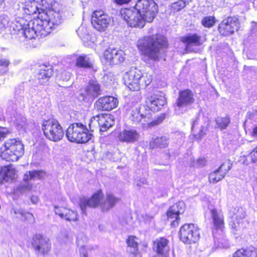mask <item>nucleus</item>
<instances>
[{
    "label": "nucleus",
    "instance_id": "obj_30",
    "mask_svg": "<svg viewBox=\"0 0 257 257\" xmlns=\"http://www.w3.org/2000/svg\"><path fill=\"white\" fill-rule=\"evenodd\" d=\"M96 117L98 118V124L103 131H106L114 124L113 117L110 114L101 113L96 115Z\"/></svg>",
    "mask_w": 257,
    "mask_h": 257
},
{
    "label": "nucleus",
    "instance_id": "obj_21",
    "mask_svg": "<svg viewBox=\"0 0 257 257\" xmlns=\"http://www.w3.org/2000/svg\"><path fill=\"white\" fill-rule=\"evenodd\" d=\"M194 102L193 92L189 89H185L179 91L175 105L179 108H181L190 105Z\"/></svg>",
    "mask_w": 257,
    "mask_h": 257
},
{
    "label": "nucleus",
    "instance_id": "obj_10",
    "mask_svg": "<svg viewBox=\"0 0 257 257\" xmlns=\"http://www.w3.org/2000/svg\"><path fill=\"white\" fill-rule=\"evenodd\" d=\"M240 27V22L238 18L234 16H228L219 23L217 30L221 37H228L238 31Z\"/></svg>",
    "mask_w": 257,
    "mask_h": 257
},
{
    "label": "nucleus",
    "instance_id": "obj_11",
    "mask_svg": "<svg viewBox=\"0 0 257 257\" xmlns=\"http://www.w3.org/2000/svg\"><path fill=\"white\" fill-rule=\"evenodd\" d=\"M180 239L184 243H195L199 240L200 234L199 228L193 223H185L179 230Z\"/></svg>",
    "mask_w": 257,
    "mask_h": 257
},
{
    "label": "nucleus",
    "instance_id": "obj_28",
    "mask_svg": "<svg viewBox=\"0 0 257 257\" xmlns=\"http://www.w3.org/2000/svg\"><path fill=\"white\" fill-rule=\"evenodd\" d=\"M75 65L78 68L93 69L94 60L90 58L89 55L82 54L76 57Z\"/></svg>",
    "mask_w": 257,
    "mask_h": 257
},
{
    "label": "nucleus",
    "instance_id": "obj_7",
    "mask_svg": "<svg viewBox=\"0 0 257 257\" xmlns=\"http://www.w3.org/2000/svg\"><path fill=\"white\" fill-rule=\"evenodd\" d=\"M1 156L8 162H15L22 157L24 153V147L22 142L16 139H10L5 142Z\"/></svg>",
    "mask_w": 257,
    "mask_h": 257
},
{
    "label": "nucleus",
    "instance_id": "obj_51",
    "mask_svg": "<svg viewBox=\"0 0 257 257\" xmlns=\"http://www.w3.org/2000/svg\"><path fill=\"white\" fill-rule=\"evenodd\" d=\"M197 121H194L193 122V125L192 126V131H193L194 129V127H195V125L196 124H197Z\"/></svg>",
    "mask_w": 257,
    "mask_h": 257
},
{
    "label": "nucleus",
    "instance_id": "obj_35",
    "mask_svg": "<svg viewBox=\"0 0 257 257\" xmlns=\"http://www.w3.org/2000/svg\"><path fill=\"white\" fill-rule=\"evenodd\" d=\"M257 252L248 248H239L233 254L232 257H256Z\"/></svg>",
    "mask_w": 257,
    "mask_h": 257
},
{
    "label": "nucleus",
    "instance_id": "obj_49",
    "mask_svg": "<svg viewBox=\"0 0 257 257\" xmlns=\"http://www.w3.org/2000/svg\"><path fill=\"white\" fill-rule=\"evenodd\" d=\"M6 137V134L0 129V142H2Z\"/></svg>",
    "mask_w": 257,
    "mask_h": 257
},
{
    "label": "nucleus",
    "instance_id": "obj_39",
    "mask_svg": "<svg viewBox=\"0 0 257 257\" xmlns=\"http://www.w3.org/2000/svg\"><path fill=\"white\" fill-rule=\"evenodd\" d=\"M186 6L182 0H178L171 5L170 9L172 12L176 13L183 9Z\"/></svg>",
    "mask_w": 257,
    "mask_h": 257
},
{
    "label": "nucleus",
    "instance_id": "obj_33",
    "mask_svg": "<svg viewBox=\"0 0 257 257\" xmlns=\"http://www.w3.org/2000/svg\"><path fill=\"white\" fill-rule=\"evenodd\" d=\"M45 175V171L42 170L29 171L24 174L23 180L25 182L35 180H42L44 178Z\"/></svg>",
    "mask_w": 257,
    "mask_h": 257
},
{
    "label": "nucleus",
    "instance_id": "obj_16",
    "mask_svg": "<svg viewBox=\"0 0 257 257\" xmlns=\"http://www.w3.org/2000/svg\"><path fill=\"white\" fill-rule=\"evenodd\" d=\"M185 208V204L183 201H178L169 207L166 212V219L170 222L172 227H177L180 222V215Z\"/></svg>",
    "mask_w": 257,
    "mask_h": 257
},
{
    "label": "nucleus",
    "instance_id": "obj_43",
    "mask_svg": "<svg viewBox=\"0 0 257 257\" xmlns=\"http://www.w3.org/2000/svg\"><path fill=\"white\" fill-rule=\"evenodd\" d=\"M206 130L207 128L206 127L202 126L200 127L199 133L193 135L194 140H201L205 135Z\"/></svg>",
    "mask_w": 257,
    "mask_h": 257
},
{
    "label": "nucleus",
    "instance_id": "obj_19",
    "mask_svg": "<svg viewBox=\"0 0 257 257\" xmlns=\"http://www.w3.org/2000/svg\"><path fill=\"white\" fill-rule=\"evenodd\" d=\"M169 240L165 237H160L152 242V249L158 257H169L170 247Z\"/></svg>",
    "mask_w": 257,
    "mask_h": 257
},
{
    "label": "nucleus",
    "instance_id": "obj_36",
    "mask_svg": "<svg viewBox=\"0 0 257 257\" xmlns=\"http://www.w3.org/2000/svg\"><path fill=\"white\" fill-rule=\"evenodd\" d=\"M15 174V170L13 168L12 165H9L1 167L0 170V175L4 179L12 178Z\"/></svg>",
    "mask_w": 257,
    "mask_h": 257
},
{
    "label": "nucleus",
    "instance_id": "obj_13",
    "mask_svg": "<svg viewBox=\"0 0 257 257\" xmlns=\"http://www.w3.org/2000/svg\"><path fill=\"white\" fill-rule=\"evenodd\" d=\"M104 194L102 189H99L93 192L90 198H83L80 199L79 206L81 210L86 213L87 207L96 208L100 207L102 211V206Z\"/></svg>",
    "mask_w": 257,
    "mask_h": 257
},
{
    "label": "nucleus",
    "instance_id": "obj_18",
    "mask_svg": "<svg viewBox=\"0 0 257 257\" xmlns=\"http://www.w3.org/2000/svg\"><path fill=\"white\" fill-rule=\"evenodd\" d=\"M124 53L121 50L108 48L103 53L101 59L106 64L117 65L124 60Z\"/></svg>",
    "mask_w": 257,
    "mask_h": 257
},
{
    "label": "nucleus",
    "instance_id": "obj_1",
    "mask_svg": "<svg viewBox=\"0 0 257 257\" xmlns=\"http://www.w3.org/2000/svg\"><path fill=\"white\" fill-rule=\"evenodd\" d=\"M145 111L142 114L140 109L135 107L132 110L130 118L135 123H140L143 128H152L161 124L166 117L164 113L156 115L167 103V98L163 91L155 90L145 98Z\"/></svg>",
    "mask_w": 257,
    "mask_h": 257
},
{
    "label": "nucleus",
    "instance_id": "obj_6",
    "mask_svg": "<svg viewBox=\"0 0 257 257\" xmlns=\"http://www.w3.org/2000/svg\"><path fill=\"white\" fill-rule=\"evenodd\" d=\"M41 130L45 137L53 142H57L64 138V130L59 121L54 118L43 120Z\"/></svg>",
    "mask_w": 257,
    "mask_h": 257
},
{
    "label": "nucleus",
    "instance_id": "obj_14",
    "mask_svg": "<svg viewBox=\"0 0 257 257\" xmlns=\"http://www.w3.org/2000/svg\"><path fill=\"white\" fill-rule=\"evenodd\" d=\"M110 22V18L104 10H95L91 14V24L99 32L104 31L108 27Z\"/></svg>",
    "mask_w": 257,
    "mask_h": 257
},
{
    "label": "nucleus",
    "instance_id": "obj_2",
    "mask_svg": "<svg viewBox=\"0 0 257 257\" xmlns=\"http://www.w3.org/2000/svg\"><path fill=\"white\" fill-rule=\"evenodd\" d=\"M137 47L142 55L153 61H158L161 53L168 48L169 43L165 36L156 34L140 39Z\"/></svg>",
    "mask_w": 257,
    "mask_h": 257
},
{
    "label": "nucleus",
    "instance_id": "obj_4",
    "mask_svg": "<svg viewBox=\"0 0 257 257\" xmlns=\"http://www.w3.org/2000/svg\"><path fill=\"white\" fill-rule=\"evenodd\" d=\"M41 10L37 18L53 28L61 23V16L58 8L59 4L55 0H39Z\"/></svg>",
    "mask_w": 257,
    "mask_h": 257
},
{
    "label": "nucleus",
    "instance_id": "obj_44",
    "mask_svg": "<svg viewBox=\"0 0 257 257\" xmlns=\"http://www.w3.org/2000/svg\"><path fill=\"white\" fill-rule=\"evenodd\" d=\"M249 157L252 163L257 162V146L250 152Z\"/></svg>",
    "mask_w": 257,
    "mask_h": 257
},
{
    "label": "nucleus",
    "instance_id": "obj_23",
    "mask_svg": "<svg viewBox=\"0 0 257 257\" xmlns=\"http://www.w3.org/2000/svg\"><path fill=\"white\" fill-rule=\"evenodd\" d=\"M54 73V71L52 66L43 64L39 66L36 78L40 84L44 85L49 81Z\"/></svg>",
    "mask_w": 257,
    "mask_h": 257
},
{
    "label": "nucleus",
    "instance_id": "obj_37",
    "mask_svg": "<svg viewBox=\"0 0 257 257\" xmlns=\"http://www.w3.org/2000/svg\"><path fill=\"white\" fill-rule=\"evenodd\" d=\"M216 19L214 16H208L204 17L201 20L202 25L207 28L212 27L216 23Z\"/></svg>",
    "mask_w": 257,
    "mask_h": 257
},
{
    "label": "nucleus",
    "instance_id": "obj_25",
    "mask_svg": "<svg viewBox=\"0 0 257 257\" xmlns=\"http://www.w3.org/2000/svg\"><path fill=\"white\" fill-rule=\"evenodd\" d=\"M23 5V10L24 15L23 17H24L25 18L34 15H37L36 17L39 16L41 11L39 1L28 0L24 3Z\"/></svg>",
    "mask_w": 257,
    "mask_h": 257
},
{
    "label": "nucleus",
    "instance_id": "obj_42",
    "mask_svg": "<svg viewBox=\"0 0 257 257\" xmlns=\"http://www.w3.org/2000/svg\"><path fill=\"white\" fill-rule=\"evenodd\" d=\"M21 220L23 222H33L34 220V216L32 213L29 212L21 213Z\"/></svg>",
    "mask_w": 257,
    "mask_h": 257
},
{
    "label": "nucleus",
    "instance_id": "obj_3",
    "mask_svg": "<svg viewBox=\"0 0 257 257\" xmlns=\"http://www.w3.org/2000/svg\"><path fill=\"white\" fill-rule=\"evenodd\" d=\"M29 19V18H28ZM16 31L21 32L27 40L34 39L36 36L44 37L50 34L53 29L49 25L43 22V20L35 17L30 20L24 17H19L15 24Z\"/></svg>",
    "mask_w": 257,
    "mask_h": 257
},
{
    "label": "nucleus",
    "instance_id": "obj_45",
    "mask_svg": "<svg viewBox=\"0 0 257 257\" xmlns=\"http://www.w3.org/2000/svg\"><path fill=\"white\" fill-rule=\"evenodd\" d=\"M249 157V155L248 156L246 155H242L239 157V162L241 163L247 165L249 163V161L248 159V157Z\"/></svg>",
    "mask_w": 257,
    "mask_h": 257
},
{
    "label": "nucleus",
    "instance_id": "obj_34",
    "mask_svg": "<svg viewBox=\"0 0 257 257\" xmlns=\"http://www.w3.org/2000/svg\"><path fill=\"white\" fill-rule=\"evenodd\" d=\"M168 139L164 137H158L149 142V147L150 150L157 148H164L168 146Z\"/></svg>",
    "mask_w": 257,
    "mask_h": 257
},
{
    "label": "nucleus",
    "instance_id": "obj_48",
    "mask_svg": "<svg viewBox=\"0 0 257 257\" xmlns=\"http://www.w3.org/2000/svg\"><path fill=\"white\" fill-rule=\"evenodd\" d=\"M206 161L205 158H199L197 160V163L200 166H204L206 164Z\"/></svg>",
    "mask_w": 257,
    "mask_h": 257
},
{
    "label": "nucleus",
    "instance_id": "obj_27",
    "mask_svg": "<svg viewBox=\"0 0 257 257\" xmlns=\"http://www.w3.org/2000/svg\"><path fill=\"white\" fill-rule=\"evenodd\" d=\"M117 138L120 142L134 143L138 141L139 134L135 130L125 129L119 132Z\"/></svg>",
    "mask_w": 257,
    "mask_h": 257
},
{
    "label": "nucleus",
    "instance_id": "obj_50",
    "mask_svg": "<svg viewBox=\"0 0 257 257\" xmlns=\"http://www.w3.org/2000/svg\"><path fill=\"white\" fill-rule=\"evenodd\" d=\"M185 4L187 6L189 5V4L192 1V0H182Z\"/></svg>",
    "mask_w": 257,
    "mask_h": 257
},
{
    "label": "nucleus",
    "instance_id": "obj_26",
    "mask_svg": "<svg viewBox=\"0 0 257 257\" xmlns=\"http://www.w3.org/2000/svg\"><path fill=\"white\" fill-rule=\"evenodd\" d=\"M54 210L57 215L67 221L71 222L78 220L79 215L77 212L70 209L62 206H55Z\"/></svg>",
    "mask_w": 257,
    "mask_h": 257
},
{
    "label": "nucleus",
    "instance_id": "obj_29",
    "mask_svg": "<svg viewBox=\"0 0 257 257\" xmlns=\"http://www.w3.org/2000/svg\"><path fill=\"white\" fill-rule=\"evenodd\" d=\"M84 90L85 94L90 97H96L101 93L100 84L94 80H90Z\"/></svg>",
    "mask_w": 257,
    "mask_h": 257
},
{
    "label": "nucleus",
    "instance_id": "obj_15",
    "mask_svg": "<svg viewBox=\"0 0 257 257\" xmlns=\"http://www.w3.org/2000/svg\"><path fill=\"white\" fill-rule=\"evenodd\" d=\"M30 243L36 252L43 255L47 254L51 249L49 239L41 234L37 233L33 235Z\"/></svg>",
    "mask_w": 257,
    "mask_h": 257
},
{
    "label": "nucleus",
    "instance_id": "obj_5",
    "mask_svg": "<svg viewBox=\"0 0 257 257\" xmlns=\"http://www.w3.org/2000/svg\"><path fill=\"white\" fill-rule=\"evenodd\" d=\"M153 80V75L148 72L143 74L137 68H131L123 77L124 84L133 91L140 90L142 87L146 88L152 83Z\"/></svg>",
    "mask_w": 257,
    "mask_h": 257
},
{
    "label": "nucleus",
    "instance_id": "obj_47",
    "mask_svg": "<svg viewBox=\"0 0 257 257\" xmlns=\"http://www.w3.org/2000/svg\"><path fill=\"white\" fill-rule=\"evenodd\" d=\"M250 136L252 137L257 138V124L252 127Z\"/></svg>",
    "mask_w": 257,
    "mask_h": 257
},
{
    "label": "nucleus",
    "instance_id": "obj_8",
    "mask_svg": "<svg viewBox=\"0 0 257 257\" xmlns=\"http://www.w3.org/2000/svg\"><path fill=\"white\" fill-rule=\"evenodd\" d=\"M134 8L143 18L145 25L152 22L158 12V6L153 0H138Z\"/></svg>",
    "mask_w": 257,
    "mask_h": 257
},
{
    "label": "nucleus",
    "instance_id": "obj_22",
    "mask_svg": "<svg viewBox=\"0 0 257 257\" xmlns=\"http://www.w3.org/2000/svg\"><path fill=\"white\" fill-rule=\"evenodd\" d=\"M210 212L213 229L223 231L225 228V217L223 213L215 208L211 209Z\"/></svg>",
    "mask_w": 257,
    "mask_h": 257
},
{
    "label": "nucleus",
    "instance_id": "obj_41",
    "mask_svg": "<svg viewBox=\"0 0 257 257\" xmlns=\"http://www.w3.org/2000/svg\"><path fill=\"white\" fill-rule=\"evenodd\" d=\"M9 18L7 15L0 16V30L6 28L9 23Z\"/></svg>",
    "mask_w": 257,
    "mask_h": 257
},
{
    "label": "nucleus",
    "instance_id": "obj_40",
    "mask_svg": "<svg viewBox=\"0 0 257 257\" xmlns=\"http://www.w3.org/2000/svg\"><path fill=\"white\" fill-rule=\"evenodd\" d=\"M10 64V61L6 59H0V73L2 74L7 72V68Z\"/></svg>",
    "mask_w": 257,
    "mask_h": 257
},
{
    "label": "nucleus",
    "instance_id": "obj_52",
    "mask_svg": "<svg viewBox=\"0 0 257 257\" xmlns=\"http://www.w3.org/2000/svg\"><path fill=\"white\" fill-rule=\"evenodd\" d=\"M4 0H0V6L2 5V3L4 2Z\"/></svg>",
    "mask_w": 257,
    "mask_h": 257
},
{
    "label": "nucleus",
    "instance_id": "obj_38",
    "mask_svg": "<svg viewBox=\"0 0 257 257\" xmlns=\"http://www.w3.org/2000/svg\"><path fill=\"white\" fill-rule=\"evenodd\" d=\"M230 118L228 116L219 117L216 120L218 127L220 130L226 129L230 123Z\"/></svg>",
    "mask_w": 257,
    "mask_h": 257
},
{
    "label": "nucleus",
    "instance_id": "obj_12",
    "mask_svg": "<svg viewBox=\"0 0 257 257\" xmlns=\"http://www.w3.org/2000/svg\"><path fill=\"white\" fill-rule=\"evenodd\" d=\"M120 17L129 27L143 28L145 26L144 20L138 12L130 8H123L119 11Z\"/></svg>",
    "mask_w": 257,
    "mask_h": 257
},
{
    "label": "nucleus",
    "instance_id": "obj_24",
    "mask_svg": "<svg viewBox=\"0 0 257 257\" xmlns=\"http://www.w3.org/2000/svg\"><path fill=\"white\" fill-rule=\"evenodd\" d=\"M228 162H223L220 167L209 174L208 180L210 183L215 184L221 180L231 168Z\"/></svg>",
    "mask_w": 257,
    "mask_h": 257
},
{
    "label": "nucleus",
    "instance_id": "obj_32",
    "mask_svg": "<svg viewBox=\"0 0 257 257\" xmlns=\"http://www.w3.org/2000/svg\"><path fill=\"white\" fill-rule=\"evenodd\" d=\"M138 239V238L136 236L130 235L127 236L125 240L127 247L133 249V251L130 252V255L132 256H136L140 253L139 249V243L137 241Z\"/></svg>",
    "mask_w": 257,
    "mask_h": 257
},
{
    "label": "nucleus",
    "instance_id": "obj_9",
    "mask_svg": "<svg viewBox=\"0 0 257 257\" xmlns=\"http://www.w3.org/2000/svg\"><path fill=\"white\" fill-rule=\"evenodd\" d=\"M68 139L71 142L83 144L88 142L92 138L86 125L80 122L73 123L68 128Z\"/></svg>",
    "mask_w": 257,
    "mask_h": 257
},
{
    "label": "nucleus",
    "instance_id": "obj_31",
    "mask_svg": "<svg viewBox=\"0 0 257 257\" xmlns=\"http://www.w3.org/2000/svg\"><path fill=\"white\" fill-rule=\"evenodd\" d=\"M120 198L115 197L113 194L107 193L105 196V199L103 201L102 206V211H108L110 209L114 207V206L120 201Z\"/></svg>",
    "mask_w": 257,
    "mask_h": 257
},
{
    "label": "nucleus",
    "instance_id": "obj_20",
    "mask_svg": "<svg viewBox=\"0 0 257 257\" xmlns=\"http://www.w3.org/2000/svg\"><path fill=\"white\" fill-rule=\"evenodd\" d=\"M180 41L185 45L186 49H189L192 46H202L205 39L197 33H190L181 37Z\"/></svg>",
    "mask_w": 257,
    "mask_h": 257
},
{
    "label": "nucleus",
    "instance_id": "obj_46",
    "mask_svg": "<svg viewBox=\"0 0 257 257\" xmlns=\"http://www.w3.org/2000/svg\"><path fill=\"white\" fill-rule=\"evenodd\" d=\"M131 0H113V2L118 5H123L128 4Z\"/></svg>",
    "mask_w": 257,
    "mask_h": 257
},
{
    "label": "nucleus",
    "instance_id": "obj_17",
    "mask_svg": "<svg viewBox=\"0 0 257 257\" xmlns=\"http://www.w3.org/2000/svg\"><path fill=\"white\" fill-rule=\"evenodd\" d=\"M118 99L112 95H104L98 98L94 103V108L98 111H110L118 105Z\"/></svg>",
    "mask_w": 257,
    "mask_h": 257
}]
</instances>
